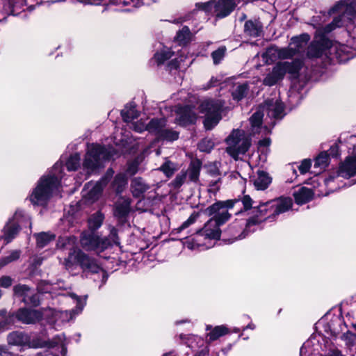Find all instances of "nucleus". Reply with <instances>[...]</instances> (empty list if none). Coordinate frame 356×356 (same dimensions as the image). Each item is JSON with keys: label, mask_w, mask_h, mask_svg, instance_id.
I'll use <instances>...</instances> for the list:
<instances>
[{"label": "nucleus", "mask_w": 356, "mask_h": 356, "mask_svg": "<svg viewBox=\"0 0 356 356\" xmlns=\"http://www.w3.org/2000/svg\"><path fill=\"white\" fill-rule=\"evenodd\" d=\"M302 65V61L299 59H296L292 62H279L264 79V84L268 86H273L278 81L282 80L286 73L295 76L298 74Z\"/></svg>", "instance_id": "nucleus-8"}, {"label": "nucleus", "mask_w": 356, "mask_h": 356, "mask_svg": "<svg viewBox=\"0 0 356 356\" xmlns=\"http://www.w3.org/2000/svg\"><path fill=\"white\" fill-rule=\"evenodd\" d=\"M262 108L270 118H282L284 115V106L278 99L266 100Z\"/></svg>", "instance_id": "nucleus-18"}, {"label": "nucleus", "mask_w": 356, "mask_h": 356, "mask_svg": "<svg viewBox=\"0 0 356 356\" xmlns=\"http://www.w3.org/2000/svg\"><path fill=\"white\" fill-rule=\"evenodd\" d=\"M206 330H211V332L207 334V337H209V343L217 340L219 337L228 333V329L224 325L216 326L213 329H211V325H207Z\"/></svg>", "instance_id": "nucleus-28"}, {"label": "nucleus", "mask_w": 356, "mask_h": 356, "mask_svg": "<svg viewBox=\"0 0 356 356\" xmlns=\"http://www.w3.org/2000/svg\"><path fill=\"white\" fill-rule=\"evenodd\" d=\"M81 247L86 251L102 252L110 245L106 238H100L94 234H84L81 238Z\"/></svg>", "instance_id": "nucleus-14"}, {"label": "nucleus", "mask_w": 356, "mask_h": 356, "mask_svg": "<svg viewBox=\"0 0 356 356\" xmlns=\"http://www.w3.org/2000/svg\"><path fill=\"white\" fill-rule=\"evenodd\" d=\"M132 126H133L134 129L136 131H137V132H142L144 130H147L148 131V128L147 127L149 126V123L147 124H145L143 122H142L140 121H138V122H133L132 123Z\"/></svg>", "instance_id": "nucleus-51"}, {"label": "nucleus", "mask_w": 356, "mask_h": 356, "mask_svg": "<svg viewBox=\"0 0 356 356\" xmlns=\"http://www.w3.org/2000/svg\"><path fill=\"white\" fill-rule=\"evenodd\" d=\"M270 141L269 138H265L259 141V145L263 146H268L270 145Z\"/></svg>", "instance_id": "nucleus-62"}, {"label": "nucleus", "mask_w": 356, "mask_h": 356, "mask_svg": "<svg viewBox=\"0 0 356 356\" xmlns=\"http://www.w3.org/2000/svg\"><path fill=\"white\" fill-rule=\"evenodd\" d=\"M293 196L295 201L298 204H302L312 200L313 192L310 188L302 187L297 191L294 192Z\"/></svg>", "instance_id": "nucleus-25"}, {"label": "nucleus", "mask_w": 356, "mask_h": 356, "mask_svg": "<svg viewBox=\"0 0 356 356\" xmlns=\"http://www.w3.org/2000/svg\"><path fill=\"white\" fill-rule=\"evenodd\" d=\"M334 177L330 176L327 179H325V183L327 185H329L330 182L334 181Z\"/></svg>", "instance_id": "nucleus-64"}, {"label": "nucleus", "mask_w": 356, "mask_h": 356, "mask_svg": "<svg viewBox=\"0 0 356 356\" xmlns=\"http://www.w3.org/2000/svg\"><path fill=\"white\" fill-rule=\"evenodd\" d=\"M138 171V163L136 162H133L130 163L127 168V172L130 175H135Z\"/></svg>", "instance_id": "nucleus-56"}, {"label": "nucleus", "mask_w": 356, "mask_h": 356, "mask_svg": "<svg viewBox=\"0 0 356 356\" xmlns=\"http://www.w3.org/2000/svg\"><path fill=\"white\" fill-rule=\"evenodd\" d=\"M264 114L261 111H258L255 112L250 118V124L252 127V131L254 133H259L261 131V124L262 122Z\"/></svg>", "instance_id": "nucleus-33"}, {"label": "nucleus", "mask_w": 356, "mask_h": 356, "mask_svg": "<svg viewBox=\"0 0 356 356\" xmlns=\"http://www.w3.org/2000/svg\"><path fill=\"white\" fill-rule=\"evenodd\" d=\"M155 1H156V0H138V2L136 3V4L138 6L140 5L149 6Z\"/></svg>", "instance_id": "nucleus-58"}, {"label": "nucleus", "mask_w": 356, "mask_h": 356, "mask_svg": "<svg viewBox=\"0 0 356 356\" xmlns=\"http://www.w3.org/2000/svg\"><path fill=\"white\" fill-rule=\"evenodd\" d=\"M62 178V164L56 163L47 176H43L33 189L29 199L35 205H45L48 200L58 191Z\"/></svg>", "instance_id": "nucleus-3"}, {"label": "nucleus", "mask_w": 356, "mask_h": 356, "mask_svg": "<svg viewBox=\"0 0 356 356\" xmlns=\"http://www.w3.org/2000/svg\"><path fill=\"white\" fill-rule=\"evenodd\" d=\"M184 58L182 56L180 57L179 59L177 58L170 62L169 66L170 69H177L181 67V62L184 61Z\"/></svg>", "instance_id": "nucleus-57"}, {"label": "nucleus", "mask_w": 356, "mask_h": 356, "mask_svg": "<svg viewBox=\"0 0 356 356\" xmlns=\"http://www.w3.org/2000/svg\"><path fill=\"white\" fill-rule=\"evenodd\" d=\"M79 1L86 4H99V2H97L95 0H79Z\"/></svg>", "instance_id": "nucleus-61"}, {"label": "nucleus", "mask_w": 356, "mask_h": 356, "mask_svg": "<svg viewBox=\"0 0 356 356\" xmlns=\"http://www.w3.org/2000/svg\"><path fill=\"white\" fill-rule=\"evenodd\" d=\"M19 257V251H17V250H15V251H13L12 252H10V254L5 257L2 261H1V266L11 262V261H13L16 259H17Z\"/></svg>", "instance_id": "nucleus-48"}, {"label": "nucleus", "mask_w": 356, "mask_h": 356, "mask_svg": "<svg viewBox=\"0 0 356 356\" xmlns=\"http://www.w3.org/2000/svg\"><path fill=\"white\" fill-rule=\"evenodd\" d=\"M261 220H259L255 218H252L250 219L246 223V227H250L252 225H256L260 222Z\"/></svg>", "instance_id": "nucleus-59"}, {"label": "nucleus", "mask_w": 356, "mask_h": 356, "mask_svg": "<svg viewBox=\"0 0 356 356\" xmlns=\"http://www.w3.org/2000/svg\"><path fill=\"white\" fill-rule=\"evenodd\" d=\"M271 182V178L264 171H258L253 179L254 186L257 190H264Z\"/></svg>", "instance_id": "nucleus-24"}, {"label": "nucleus", "mask_w": 356, "mask_h": 356, "mask_svg": "<svg viewBox=\"0 0 356 356\" xmlns=\"http://www.w3.org/2000/svg\"><path fill=\"white\" fill-rule=\"evenodd\" d=\"M328 161V155L325 152H321L316 159L314 167L325 168Z\"/></svg>", "instance_id": "nucleus-44"}, {"label": "nucleus", "mask_w": 356, "mask_h": 356, "mask_svg": "<svg viewBox=\"0 0 356 356\" xmlns=\"http://www.w3.org/2000/svg\"><path fill=\"white\" fill-rule=\"evenodd\" d=\"M179 169L178 163H174L168 159H165V162L158 168L168 178H170Z\"/></svg>", "instance_id": "nucleus-29"}, {"label": "nucleus", "mask_w": 356, "mask_h": 356, "mask_svg": "<svg viewBox=\"0 0 356 356\" xmlns=\"http://www.w3.org/2000/svg\"><path fill=\"white\" fill-rule=\"evenodd\" d=\"M29 222L30 218L25 215L22 211H17L12 220H10L3 228V237L7 243L12 240L19 231V227L24 225V222Z\"/></svg>", "instance_id": "nucleus-13"}, {"label": "nucleus", "mask_w": 356, "mask_h": 356, "mask_svg": "<svg viewBox=\"0 0 356 356\" xmlns=\"http://www.w3.org/2000/svg\"><path fill=\"white\" fill-rule=\"evenodd\" d=\"M13 280L9 276H3L0 279V286L4 288H8L11 286Z\"/></svg>", "instance_id": "nucleus-53"}, {"label": "nucleus", "mask_w": 356, "mask_h": 356, "mask_svg": "<svg viewBox=\"0 0 356 356\" xmlns=\"http://www.w3.org/2000/svg\"><path fill=\"white\" fill-rule=\"evenodd\" d=\"M8 341L10 344L15 346H28L31 348H56L54 356H66L67 348L65 338L63 334L58 335L51 341H44L40 339L30 341V337L23 332H14L8 336Z\"/></svg>", "instance_id": "nucleus-4"}, {"label": "nucleus", "mask_w": 356, "mask_h": 356, "mask_svg": "<svg viewBox=\"0 0 356 356\" xmlns=\"http://www.w3.org/2000/svg\"><path fill=\"white\" fill-rule=\"evenodd\" d=\"M15 295L23 298V302L27 305L37 306L40 303L39 297L26 285L18 284L13 288Z\"/></svg>", "instance_id": "nucleus-16"}, {"label": "nucleus", "mask_w": 356, "mask_h": 356, "mask_svg": "<svg viewBox=\"0 0 356 356\" xmlns=\"http://www.w3.org/2000/svg\"><path fill=\"white\" fill-rule=\"evenodd\" d=\"M209 353V349L207 347H205L204 349L200 350L199 353L195 355V356H206Z\"/></svg>", "instance_id": "nucleus-60"}, {"label": "nucleus", "mask_w": 356, "mask_h": 356, "mask_svg": "<svg viewBox=\"0 0 356 356\" xmlns=\"http://www.w3.org/2000/svg\"><path fill=\"white\" fill-rule=\"evenodd\" d=\"M356 175V156L349 157L340 165L337 172L338 177L350 178Z\"/></svg>", "instance_id": "nucleus-22"}, {"label": "nucleus", "mask_w": 356, "mask_h": 356, "mask_svg": "<svg viewBox=\"0 0 356 356\" xmlns=\"http://www.w3.org/2000/svg\"><path fill=\"white\" fill-rule=\"evenodd\" d=\"M197 218V214L193 213L190 216V217L184 221L182 225L179 227V231H181L186 228H187L188 226L194 223Z\"/></svg>", "instance_id": "nucleus-49"}, {"label": "nucleus", "mask_w": 356, "mask_h": 356, "mask_svg": "<svg viewBox=\"0 0 356 356\" xmlns=\"http://www.w3.org/2000/svg\"><path fill=\"white\" fill-rule=\"evenodd\" d=\"M312 163L309 159H305L302 161L299 165L298 169L301 174H305L307 172L311 167Z\"/></svg>", "instance_id": "nucleus-50"}, {"label": "nucleus", "mask_w": 356, "mask_h": 356, "mask_svg": "<svg viewBox=\"0 0 356 356\" xmlns=\"http://www.w3.org/2000/svg\"><path fill=\"white\" fill-rule=\"evenodd\" d=\"M148 131L155 134L158 138L173 141L178 138L179 133L166 128L165 119H153L149 122Z\"/></svg>", "instance_id": "nucleus-12"}, {"label": "nucleus", "mask_w": 356, "mask_h": 356, "mask_svg": "<svg viewBox=\"0 0 356 356\" xmlns=\"http://www.w3.org/2000/svg\"><path fill=\"white\" fill-rule=\"evenodd\" d=\"M273 207L272 216L275 217L280 213H284L289 210L293 204L292 199L290 197H281L277 199L270 200Z\"/></svg>", "instance_id": "nucleus-21"}, {"label": "nucleus", "mask_w": 356, "mask_h": 356, "mask_svg": "<svg viewBox=\"0 0 356 356\" xmlns=\"http://www.w3.org/2000/svg\"><path fill=\"white\" fill-rule=\"evenodd\" d=\"M5 11L8 15H14L13 7L10 4L6 6V8H5Z\"/></svg>", "instance_id": "nucleus-63"}, {"label": "nucleus", "mask_w": 356, "mask_h": 356, "mask_svg": "<svg viewBox=\"0 0 356 356\" xmlns=\"http://www.w3.org/2000/svg\"><path fill=\"white\" fill-rule=\"evenodd\" d=\"M244 31L248 35L257 37L259 35L261 27L252 21H248L245 23Z\"/></svg>", "instance_id": "nucleus-34"}, {"label": "nucleus", "mask_w": 356, "mask_h": 356, "mask_svg": "<svg viewBox=\"0 0 356 356\" xmlns=\"http://www.w3.org/2000/svg\"><path fill=\"white\" fill-rule=\"evenodd\" d=\"M248 86L246 84H241L236 87L232 92V96L234 99L241 100L247 93Z\"/></svg>", "instance_id": "nucleus-42"}, {"label": "nucleus", "mask_w": 356, "mask_h": 356, "mask_svg": "<svg viewBox=\"0 0 356 356\" xmlns=\"http://www.w3.org/2000/svg\"><path fill=\"white\" fill-rule=\"evenodd\" d=\"M202 163L200 160L192 161L190 165L186 171L189 179L191 181H197L199 179Z\"/></svg>", "instance_id": "nucleus-30"}, {"label": "nucleus", "mask_w": 356, "mask_h": 356, "mask_svg": "<svg viewBox=\"0 0 356 356\" xmlns=\"http://www.w3.org/2000/svg\"><path fill=\"white\" fill-rule=\"evenodd\" d=\"M238 226L237 225H232L229 227V230L230 232V234H232L234 237V239H237V238H239V239H241V238H243L245 237V234H244V232L239 236H236V228L238 227Z\"/></svg>", "instance_id": "nucleus-55"}, {"label": "nucleus", "mask_w": 356, "mask_h": 356, "mask_svg": "<svg viewBox=\"0 0 356 356\" xmlns=\"http://www.w3.org/2000/svg\"><path fill=\"white\" fill-rule=\"evenodd\" d=\"M238 200H229L225 202H218L206 209L209 216H213L204 225L202 229L197 232L195 236L186 242V247L190 250H194L200 246L206 245L201 243L202 238L205 239L218 240L220 237L221 231L220 226L225 223L231 215L228 212L229 209L234 207V204L238 203Z\"/></svg>", "instance_id": "nucleus-1"}, {"label": "nucleus", "mask_w": 356, "mask_h": 356, "mask_svg": "<svg viewBox=\"0 0 356 356\" xmlns=\"http://www.w3.org/2000/svg\"><path fill=\"white\" fill-rule=\"evenodd\" d=\"M186 177L187 172L185 171H181L172 181L170 185L175 188H179L184 184Z\"/></svg>", "instance_id": "nucleus-43"}, {"label": "nucleus", "mask_w": 356, "mask_h": 356, "mask_svg": "<svg viewBox=\"0 0 356 356\" xmlns=\"http://www.w3.org/2000/svg\"><path fill=\"white\" fill-rule=\"evenodd\" d=\"M214 146L213 142L210 139H203L198 145V147L202 152H210Z\"/></svg>", "instance_id": "nucleus-46"}, {"label": "nucleus", "mask_w": 356, "mask_h": 356, "mask_svg": "<svg viewBox=\"0 0 356 356\" xmlns=\"http://www.w3.org/2000/svg\"><path fill=\"white\" fill-rule=\"evenodd\" d=\"M310 40V36L307 33L301 34L299 36L293 37L289 43L292 49L294 50V54H298L304 51L307 42Z\"/></svg>", "instance_id": "nucleus-23"}, {"label": "nucleus", "mask_w": 356, "mask_h": 356, "mask_svg": "<svg viewBox=\"0 0 356 356\" xmlns=\"http://www.w3.org/2000/svg\"><path fill=\"white\" fill-rule=\"evenodd\" d=\"M38 289L39 292H40V293H51V285H49L48 283H45V282H41L38 285Z\"/></svg>", "instance_id": "nucleus-54"}, {"label": "nucleus", "mask_w": 356, "mask_h": 356, "mask_svg": "<svg viewBox=\"0 0 356 356\" xmlns=\"http://www.w3.org/2000/svg\"><path fill=\"white\" fill-rule=\"evenodd\" d=\"M295 56L294 50L292 49L290 44L286 48H279L277 47H270L268 48L263 54L264 58H266V63H271L277 59H289Z\"/></svg>", "instance_id": "nucleus-15"}, {"label": "nucleus", "mask_w": 356, "mask_h": 356, "mask_svg": "<svg viewBox=\"0 0 356 356\" xmlns=\"http://www.w3.org/2000/svg\"><path fill=\"white\" fill-rule=\"evenodd\" d=\"M131 187L133 195L135 197H140L149 188L140 177L134 178L131 181Z\"/></svg>", "instance_id": "nucleus-26"}, {"label": "nucleus", "mask_w": 356, "mask_h": 356, "mask_svg": "<svg viewBox=\"0 0 356 356\" xmlns=\"http://www.w3.org/2000/svg\"><path fill=\"white\" fill-rule=\"evenodd\" d=\"M76 238L74 236L59 237L56 243V246L59 249L72 250L76 248L75 244Z\"/></svg>", "instance_id": "nucleus-32"}, {"label": "nucleus", "mask_w": 356, "mask_h": 356, "mask_svg": "<svg viewBox=\"0 0 356 356\" xmlns=\"http://www.w3.org/2000/svg\"><path fill=\"white\" fill-rule=\"evenodd\" d=\"M271 206L272 204H270V201L259 204L257 207V211L259 213V216L262 217L266 215H268L266 219L275 218V217L272 216L273 207Z\"/></svg>", "instance_id": "nucleus-35"}, {"label": "nucleus", "mask_w": 356, "mask_h": 356, "mask_svg": "<svg viewBox=\"0 0 356 356\" xmlns=\"http://www.w3.org/2000/svg\"><path fill=\"white\" fill-rule=\"evenodd\" d=\"M225 51L226 48L225 47H222L211 54L214 64H218L220 62L225 56Z\"/></svg>", "instance_id": "nucleus-45"}, {"label": "nucleus", "mask_w": 356, "mask_h": 356, "mask_svg": "<svg viewBox=\"0 0 356 356\" xmlns=\"http://www.w3.org/2000/svg\"><path fill=\"white\" fill-rule=\"evenodd\" d=\"M113 154L111 151L97 144H89L87 146L86 153L83 161V170L87 174L96 172L102 167L104 161L112 158Z\"/></svg>", "instance_id": "nucleus-5"}, {"label": "nucleus", "mask_w": 356, "mask_h": 356, "mask_svg": "<svg viewBox=\"0 0 356 356\" xmlns=\"http://www.w3.org/2000/svg\"><path fill=\"white\" fill-rule=\"evenodd\" d=\"M130 211V200L128 198H122L116 204L115 216L119 218H124Z\"/></svg>", "instance_id": "nucleus-27"}, {"label": "nucleus", "mask_w": 356, "mask_h": 356, "mask_svg": "<svg viewBox=\"0 0 356 356\" xmlns=\"http://www.w3.org/2000/svg\"><path fill=\"white\" fill-rule=\"evenodd\" d=\"M200 112L204 114V126L211 130L222 119L225 111V102L221 99H207L202 101L199 106Z\"/></svg>", "instance_id": "nucleus-6"}, {"label": "nucleus", "mask_w": 356, "mask_h": 356, "mask_svg": "<svg viewBox=\"0 0 356 356\" xmlns=\"http://www.w3.org/2000/svg\"><path fill=\"white\" fill-rule=\"evenodd\" d=\"M122 115L123 119L126 122H131L138 116V111L134 106L126 107L122 111Z\"/></svg>", "instance_id": "nucleus-39"}, {"label": "nucleus", "mask_w": 356, "mask_h": 356, "mask_svg": "<svg viewBox=\"0 0 356 356\" xmlns=\"http://www.w3.org/2000/svg\"><path fill=\"white\" fill-rule=\"evenodd\" d=\"M45 316V312L42 314L38 310L21 309L16 314L17 318L24 323H34L40 320L42 316Z\"/></svg>", "instance_id": "nucleus-19"}, {"label": "nucleus", "mask_w": 356, "mask_h": 356, "mask_svg": "<svg viewBox=\"0 0 356 356\" xmlns=\"http://www.w3.org/2000/svg\"><path fill=\"white\" fill-rule=\"evenodd\" d=\"M80 155L74 154L71 155L66 162V167L69 171H74L78 169L80 166Z\"/></svg>", "instance_id": "nucleus-37"}, {"label": "nucleus", "mask_w": 356, "mask_h": 356, "mask_svg": "<svg viewBox=\"0 0 356 356\" xmlns=\"http://www.w3.org/2000/svg\"><path fill=\"white\" fill-rule=\"evenodd\" d=\"M172 54L173 53L170 49L164 48L155 54V58L161 64L170 59Z\"/></svg>", "instance_id": "nucleus-41"}, {"label": "nucleus", "mask_w": 356, "mask_h": 356, "mask_svg": "<svg viewBox=\"0 0 356 356\" xmlns=\"http://www.w3.org/2000/svg\"><path fill=\"white\" fill-rule=\"evenodd\" d=\"M63 264L68 270H74L77 265H80L83 270L92 273H98L101 270L94 259H90L77 248L70 250L68 257L65 259Z\"/></svg>", "instance_id": "nucleus-9"}, {"label": "nucleus", "mask_w": 356, "mask_h": 356, "mask_svg": "<svg viewBox=\"0 0 356 356\" xmlns=\"http://www.w3.org/2000/svg\"><path fill=\"white\" fill-rule=\"evenodd\" d=\"M37 245L39 248H44L56 238L55 234L50 232H40L35 234Z\"/></svg>", "instance_id": "nucleus-31"}, {"label": "nucleus", "mask_w": 356, "mask_h": 356, "mask_svg": "<svg viewBox=\"0 0 356 356\" xmlns=\"http://www.w3.org/2000/svg\"><path fill=\"white\" fill-rule=\"evenodd\" d=\"M176 113L175 122L181 126L195 123L197 118L192 108L188 106L178 108Z\"/></svg>", "instance_id": "nucleus-17"}, {"label": "nucleus", "mask_w": 356, "mask_h": 356, "mask_svg": "<svg viewBox=\"0 0 356 356\" xmlns=\"http://www.w3.org/2000/svg\"><path fill=\"white\" fill-rule=\"evenodd\" d=\"M190 36V29L187 26H184L177 33L176 40L179 43L185 44L189 40Z\"/></svg>", "instance_id": "nucleus-40"}, {"label": "nucleus", "mask_w": 356, "mask_h": 356, "mask_svg": "<svg viewBox=\"0 0 356 356\" xmlns=\"http://www.w3.org/2000/svg\"><path fill=\"white\" fill-rule=\"evenodd\" d=\"M204 345V340L197 337L193 336L188 339V346L192 349H195L196 348L201 347Z\"/></svg>", "instance_id": "nucleus-47"}, {"label": "nucleus", "mask_w": 356, "mask_h": 356, "mask_svg": "<svg viewBox=\"0 0 356 356\" xmlns=\"http://www.w3.org/2000/svg\"><path fill=\"white\" fill-rule=\"evenodd\" d=\"M127 184V179L125 175L119 174L115 177L113 187L117 193H121L125 186Z\"/></svg>", "instance_id": "nucleus-38"}, {"label": "nucleus", "mask_w": 356, "mask_h": 356, "mask_svg": "<svg viewBox=\"0 0 356 356\" xmlns=\"http://www.w3.org/2000/svg\"><path fill=\"white\" fill-rule=\"evenodd\" d=\"M236 6L234 0H211L204 3H197L195 7L207 13L222 18L229 15Z\"/></svg>", "instance_id": "nucleus-10"}, {"label": "nucleus", "mask_w": 356, "mask_h": 356, "mask_svg": "<svg viewBox=\"0 0 356 356\" xmlns=\"http://www.w3.org/2000/svg\"><path fill=\"white\" fill-rule=\"evenodd\" d=\"M70 296L74 299V300L76 302V306L75 309H72L70 311H56L52 309H49L45 310V316H51V321H57L58 320H60L62 322L69 321L70 320H72L75 315L79 314L84 305H86V296L82 299L78 296H76L75 294H71Z\"/></svg>", "instance_id": "nucleus-11"}, {"label": "nucleus", "mask_w": 356, "mask_h": 356, "mask_svg": "<svg viewBox=\"0 0 356 356\" xmlns=\"http://www.w3.org/2000/svg\"><path fill=\"white\" fill-rule=\"evenodd\" d=\"M227 152L235 160L240 154H244L250 147V137L243 130L234 129L226 139Z\"/></svg>", "instance_id": "nucleus-7"}, {"label": "nucleus", "mask_w": 356, "mask_h": 356, "mask_svg": "<svg viewBox=\"0 0 356 356\" xmlns=\"http://www.w3.org/2000/svg\"><path fill=\"white\" fill-rule=\"evenodd\" d=\"M103 220L104 216L102 213L98 212L93 214L88 220L89 227L92 230L98 229L102 225Z\"/></svg>", "instance_id": "nucleus-36"}, {"label": "nucleus", "mask_w": 356, "mask_h": 356, "mask_svg": "<svg viewBox=\"0 0 356 356\" xmlns=\"http://www.w3.org/2000/svg\"><path fill=\"white\" fill-rule=\"evenodd\" d=\"M103 190L102 182L88 183L83 191V196L88 201L95 202L100 197Z\"/></svg>", "instance_id": "nucleus-20"}, {"label": "nucleus", "mask_w": 356, "mask_h": 356, "mask_svg": "<svg viewBox=\"0 0 356 356\" xmlns=\"http://www.w3.org/2000/svg\"><path fill=\"white\" fill-rule=\"evenodd\" d=\"M241 202L245 210H248L252 208L253 201L249 195H244Z\"/></svg>", "instance_id": "nucleus-52"}, {"label": "nucleus", "mask_w": 356, "mask_h": 356, "mask_svg": "<svg viewBox=\"0 0 356 356\" xmlns=\"http://www.w3.org/2000/svg\"><path fill=\"white\" fill-rule=\"evenodd\" d=\"M338 13L339 17L334 18L333 21L325 27H318L315 40L308 47L307 56L309 58H318L322 55L324 47L327 42L324 34L331 32L337 27L341 25V17L351 19L356 13V0H344L337 3L330 11V14Z\"/></svg>", "instance_id": "nucleus-2"}]
</instances>
